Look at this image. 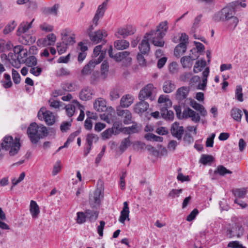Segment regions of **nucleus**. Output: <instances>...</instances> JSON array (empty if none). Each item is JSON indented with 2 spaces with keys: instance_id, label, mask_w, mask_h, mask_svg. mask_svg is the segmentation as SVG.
Returning a JSON list of instances; mask_svg holds the SVG:
<instances>
[{
  "instance_id": "nucleus-1",
  "label": "nucleus",
  "mask_w": 248,
  "mask_h": 248,
  "mask_svg": "<svg viewBox=\"0 0 248 248\" xmlns=\"http://www.w3.org/2000/svg\"><path fill=\"white\" fill-rule=\"evenodd\" d=\"M235 11L229 4L221 10L217 12L213 16L216 22L227 21V27L231 30H234L237 26L239 19L234 16Z\"/></svg>"
},
{
  "instance_id": "nucleus-6",
  "label": "nucleus",
  "mask_w": 248,
  "mask_h": 248,
  "mask_svg": "<svg viewBox=\"0 0 248 248\" xmlns=\"http://www.w3.org/2000/svg\"><path fill=\"white\" fill-rule=\"evenodd\" d=\"M155 88L152 84L149 83L143 87L140 92L139 98L140 100L149 99L150 101L155 99L154 92Z\"/></svg>"
},
{
  "instance_id": "nucleus-12",
  "label": "nucleus",
  "mask_w": 248,
  "mask_h": 248,
  "mask_svg": "<svg viewBox=\"0 0 248 248\" xmlns=\"http://www.w3.org/2000/svg\"><path fill=\"white\" fill-rule=\"evenodd\" d=\"M184 129L182 126H180L178 122H174L171 125L170 133L172 136L178 140H181L184 134Z\"/></svg>"
},
{
  "instance_id": "nucleus-39",
  "label": "nucleus",
  "mask_w": 248,
  "mask_h": 248,
  "mask_svg": "<svg viewBox=\"0 0 248 248\" xmlns=\"http://www.w3.org/2000/svg\"><path fill=\"white\" fill-rule=\"evenodd\" d=\"M242 115V111L239 108H233L231 110V116L235 121L240 122Z\"/></svg>"
},
{
  "instance_id": "nucleus-44",
  "label": "nucleus",
  "mask_w": 248,
  "mask_h": 248,
  "mask_svg": "<svg viewBox=\"0 0 248 248\" xmlns=\"http://www.w3.org/2000/svg\"><path fill=\"white\" fill-rule=\"evenodd\" d=\"M63 90L66 92H72L75 90V85L70 82H65L61 85Z\"/></svg>"
},
{
  "instance_id": "nucleus-18",
  "label": "nucleus",
  "mask_w": 248,
  "mask_h": 248,
  "mask_svg": "<svg viewBox=\"0 0 248 248\" xmlns=\"http://www.w3.org/2000/svg\"><path fill=\"white\" fill-rule=\"evenodd\" d=\"M76 107H78L79 108H83V106L77 100H73L72 104H69L65 106V109L68 116L71 117L74 115L75 112Z\"/></svg>"
},
{
  "instance_id": "nucleus-27",
  "label": "nucleus",
  "mask_w": 248,
  "mask_h": 248,
  "mask_svg": "<svg viewBox=\"0 0 248 248\" xmlns=\"http://www.w3.org/2000/svg\"><path fill=\"white\" fill-rule=\"evenodd\" d=\"M103 193L100 188H96L94 191L93 195L90 197V202L94 204H99L101 197H103Z\"/></svg>"
},
{
  "instance_id": "nucleus-7",
  "label": "nucleus",
  "mask_w": 248,
  "mask_h": 248,
  "mask_svg": "<svg viewBox=\"0 0 248 248\" xmlns=\"http://www.w3.org/2000/svg\"><path fill=\"white\" fill-rule=\"evenodd\" d=\"M104 53H102L97 60H93L90 61L86 64L81 70V75L82 76H86L90 75L93 71L95 66L100 63L104 58Z\"/></svg>"
},
{
  "instance_id": "nucleus-63",
  "label": "nucleus",
  "mask_w": 248,
  "mask_h": 248,
  "mask_svg": "<svg viewBox=\"0 0 248 248\" xmlns=\"http://www.w3.org/2000/svg\"><path fill=\"white\" fill-rule=\"evenodd\" d=\"M61 170V162L60 161H57L55 165L54 166L52 170V175L55 176L57 175Z\"/></svg>"
},
{
  "instance_id": "nucleus-47",
  "label": "nucleus",
  "mask_w": 248,
  "mask_h": 248,
  "mask_svg": "<svg viewBox=\"0 0 248 248\" xmlns=\"http://www.w3.org/2000/svg\"><path fill=\"white\" fill-rule=\"evenodd\" d=\"M214 161L212 156L208 155H202L200 159V162L203 165L210 163Z\"/></svg>"
},
{
  "instance_id": "nucleus-25",
  "label": "nucleus",
  "mask_w": 248,
  "mask_h": 248,
  "mask_svg": "<svg viewBox=\"0 0 248 248\" xmlns=\"http://www.w3.org/2000/svg\"><path fill=\"white\" fill-rule=\"evenodd\" d=\"M170 107H162L160 108V113L162 117L166 120H172L174 118L173 112L169 110L168 108Z\"/></svg>"
},
{
  "instance_id": "nucleus-13",
  "label": "nucleus",
  "mask_w": 248,
  "mask_h": 248,
  "mask_svg": "<svg viewBox=\"0 0 248 248\" xmlns=\"http://www.w3.org/2000/svg\"><path fill=\"white\" fill-rule=\"evenodd\" d=\"M56 40V35L54 33H50L45 38L39 39L37 41L38 45L46 46L54 45Z\"/></svg>"
},
{
  "instance_id": "nucleus-14",
  "label": "nucleus",
  "mask_w": 248,
  "mask_h": 248,
  "mask_svg": "<svg viewBox=\"0 0 248 248\" xmlns=\"http://www.w3.org/2000/svg\"><path fill=\"white\" fill-rule=\"evenodd\" d=\"M62 42L67 46L72 45L75 43L74 34H71L68 29H65L62 32Z\"/></svg>"
},
{
  "instance_id": "nucleus-42",
  "label": "nucleus",
  "mask_w": 248,
  "mask_h": 248,
  "mask_svg": "<svg viewBox=\"0 0 248 248\" xmlns=\"http://www.w3.org/2000/svg\"><path fill=\"white\" fill-rule=\"evenodd\" d=\"M131 141L129 137L124 139L121 142L119 147V149L122 153H123L126 150L128 147L131 145Z\"/></svg>"
},
{
  "instance_id": "nucleus-5",
  "label": "nucleus",
  "mask_w": 248,
  "mask_h": 248,
  "mask_svg": "<svg viewBox=\"0 0 248 248\" xmlns=\"http://www.w3.org/2000/svg\"><path fill=\"white\" fill-rule=\"evenodd\" d=\"M174 109L176 115L179 119L190 118L191 121L194 123H199L201 120L199 113L189 108H185L182 114L181 107L180 106H175Z\"/></svg>"
},
{
  "instance_id": "nucleus-19",
  "label": "nucleus",
  "mask_w": 248,
  "mask_h": 248,
  "mask_svg": "<svg viewBox=\"0 0 248 248\" xmlns=\"http://www.w3.org/2000/svg\"><path fill=\"white\" fill-rule=\"evenodd\" d=\"M190 105L194 109L199 111L202 117H205L207 114V112L205 108L202 105L198 103L195 100L190 99Z\"/></svg>"
},
{
  "instance_id": "nucleus-60",
  "label": "nucleus",
  "mask_w": 248,
  "mask_h": 248,
  "mask_svg": "<svg viewBox=\"0 0 248 248\" xmlns=\"http://www.w3.org/2000/svg\"><path fill=\"white\" fill-rule=\"evenodd\" d=\"M228 247L231 248H246V247L240 244L238 241L230 242L228 244Z\"/></svg>"
},
{
  "instance_id": "nucleus-31",
  "label": "nucleus",
  "mask_w": 248,
  "mask_h": 248,
  "mask_svg": "<svg viewBox=\"0 0 248 248\" xmlns=\"http://www.w3.org/2000/svg\"><path fill=\"white\" fill-rule=\"evenodd\" d=\"M114 47L118 50H124L128 48L129 43L125 40H118L114 42Z\"/></svg>"
},
{
  "instance_id": "nucleus-49",
  "label": "nucleus",
  "mask_w": 248,
  "mask_h": 248,
  "mask_svg": "<svg viewBox=\"0 0 248 248\" xmlns=\"http://www.w3.org/2000/svg\"><path fill=\"white\" fill-rule=\"evenodd\" d=\"M12 74L14 82L16 84H18L20 82L21 80V78L19 74L16 70H15L14 69H12Z\"/></svg>"
},
{
  "instance_id": "nucleus-45",
  "label": "nucleus",
  "mask_w": 248,
  "mask_h": 248,
  "mask_svg": "<svg viewBox=\"0 0 248 248\" xmlns=\"http://www.w3.org/2000/svg\"><path fill=\"white\" fill-rule=\"evenodd\" d=\"M132 124H133L132 125L125 128V132L128 134L139 132L140 129V127L138 126L137 123L134 122H133Z\"/></svg>"
},
{
  "instance_id": "nucleus-9",
  "label": "nucleus",
  "mask_w": 248,
  "mask_h": 248,
  "mask_svg": "<svg viewBox=\"0 0 248 248\" xmlns=\"http://www.w3.org/2000/svg\"><path fill=\"white\" fill-rule=\"evenodd\" d=\"M113 49L112 46H110L108 50L109 56L114 59L116 62H120L122 60H125L127 62H130L132 59L130 57V52L124 51L118 52L114 55L113 54Z\"/></svg>"
},
{
  "instance_id": "nucleus-57",
  "label": "nucleus",
  "mask_w": 248,
  "mask_h": 248,
  "mask_svg": "<svg viewBox=\"0 0 248 248\" xmlns=\"http://www.w3.org/2000/svg\"><path fill=\"white\" fill-rule=\"evenodd\" d=\"M111 129L114 134H117L119 133L121 131L122 124L120 122H115L113 123Z\"/></svg>"
},
{
  "instance_id": "nucleus-22",
  "label": "nucleus",
  "mask_w": 248,
  "mask_h": 248,
  "mask_svg": "<svg viewBox=\"0 0 248 248\" xmlns=\"http://www.w3.org/2000/svg\"><path fill=\"white\" fill-rule=\"evenodd\" d=\"M33 19L30 23L26 22H22L19 26L17 30L16 34L17 36L24 34L32 27V23L33 21Z\"/></svg>"
},
{
  "instance_id": "nucleus-15",
  "label": "nucleus",
  "mask_w": 248,
  "mask_h": 248,
  "mask_svg": "<svg viewBox=\"0 0 248 248\" xmlns=\"http://www.w3.org/2000/svg\"><path fill=\"white\" fill-rule=\"evenodd\" d=\"M107 35V31L105 30H98L89 33V36L93 43L97 44L102 40L103 37H106Z\"/></svg>"
},
{
  "instance_id": "nucleus-21",
  "label": "nucleus",
  "mask_w": 248,
  "mask_h": 248,
  "mask_svg": "<svg viewBox=\"0 0 248 248\" xmlns=\"http://www.w3.org/2000/svg\"><path fill=\"white\" fill-rule=\"evenodd\" d=\"M129 209L127 202H124V207L122 210L121 211V215L119 219V221L122 223H124L125 221L127 219L130 220L129 218Z\"/></svg>"
},
{
  "instance_id": "nucleus-64",
  "label": "nucleus",
  "mask_w": 248,
  "mask_h": 248,
  "mask_svg": "<svg viewBox=\"0 0 248 248\" xmlns=\"http://www.w3.org/2000/svg\"><path fill=\"white\" fill-rule=\"evenodd\" d=\"M199 211L197 209H194L186 217V220L191 221L195 219L197 215L198 214Z\"/></svg>"
},
{
  "instance_id": "nucleus-26",
  "label": "nucleus",
  "mask_w": 248,
  "mask_h": 248,
  "mask_svg": "<svg viewBox=\"0 0 248 248\" xmlns=\"http://www.w3.org/2000/svg\"><path fill=\"white\" fill-rule=\"evenodd\" d=\"M18 36L19 41L25 45L32 44L35 41V38L30 35L23 34Z\"/></svg>"
},
{
  "instance_id": "nucleus-3",
  "label": "nucleus",
  "mask_w": 248,
  "mask_h": 248,
  "mask_svg": "<svg viewBox=\"0 0 248 248\" xmlns=\"http://www.w3.org/2000/svg\"><path fill=\"white\" fill-rule=\"evenodd\" d=\"M1 151H9V155L14 156L18 152L21 145L19 138H16L15 140L11 136H7L3 138L2 142L0 145Z\"/></svg>"
},
{
  "instance_id": "nucleus-46",
  "label": "nucleus",
  "mask_w": 248,
  "mask_h": 248,
  "mask_svg": "<svg viewBox=\"0 0 248 248\" xmlns=\"http://www.w3.org/2000/svg\"><path fill=\"white\" fill-rule=\"evenodd\" d=\"M86 217L85 212H78L77 213L76 222L78 224H81L85 223L86 221Z\"/></svg>"
},
{
  "instance_id": "nucleus-10",
  "label": "nucleus",
  "mask_w": 248,
  "mask_h": 248,
  "mask_svg": "<svg viewBox=\"0 0 248 248\" xmlns=\"http://www.w3.org/2000/svg\"><path fill=\"white\" fill-rule=\"evenodd\" d=\"M153 36H151L150 32H147L144 36L143 39L139 45V49L142 54H147L150 50V46L149 40L152 39Z\"/></svg>"
},
{
  "instance_id": "nucleus-23",
  "label": "nucleus",
  "mask_w": 248,
  "mask_h": 248,
  "mask_svg": "<svg viewBox=\"0 0 248 248\" xmlns=\"http://www.w3.org/2000/svg\"><path fill=\"white\" fill-rule=\"evenodd\" d=\"M145 100H140V102L136 105L134 110L136 113H142L148 109L149 104Z\"/></svg>"
},
{
  "instance_id": "nucleus-24",
  "label": "nucleus",
  "mask_w": 248,
  "mask_h": 248,
  "mask_svg": "<svg viewBox=\"0 0 248 248\" xmlns=\"http://www.w3.org/2000/svg\"><path fill=\"white\" fill-rule=\"evenodd\" d=\"M106 104L107 103L105 100L99 98L94 103L93 108L97 111L102 112L106 110Z\"/></svg>"
},
{
  "instance_id": "nucleus-8",
  "label": "nucleus",
  "mask_w": 248,
  "mask_h": 248,
  "mask_svg": "<svg viewBox=\"0 0 248 248\" xmlns=\"http://www.w3.org/2000/svg\"><path fill=\"white\" fill-rule=\"evenodd\" d=\"M37 117L41 120H45L47 125H51L55 123V117L53 113L42 107L38 112Z\"/></svg>"
},
{
  "instance_id": "nucleus-61",
  "label": "nucleus",
  "mask_w": 248,
  "mask_h": 248,
  "mask_svg": "<svg viewBox=\"0 0 248 248\" xmlns=\"http://www.w3.org/2000/svg\"><path fill=\"white\" fill-rule=\"evenodd\" d=\"M30 72L34 76L37 77L41 75L42 69L39 66L33 67L30 69Z\"/></svg>"
},
{
  "instance_id": "nucleus-51",
  "label": "nucleus",
  "mask_w": 248,
  "mask_h": 248,
  "mask_svg": "<svg viewBox=\"0 0 248 248\" xmlns=\"http://www.w3.org/2000/svg\"><path fill=\"white\" fill-rule=\"evenodd\" d=\"M16 25V24L14 21L10 24L7 25L3 30V33L5 34H8L14 30Z\"/></svg>"
},
{
  "instance_id": "nucleus-59",
  "label": "nucleus",
  "mask_w": 248,
  "mask_h": 248,
  "mask_svg": "<svg viewBox=\"0 0 248 248\" xmlns=\"http://www.w3.org/2000/svg\"><path fill=\"white\" fill-rule=\"evenodd\" d=\"M183 191L182 189H172L171 190L169 194V196L171 198H175L178 197L181 193Z\"/></svg>"
},
{
  "instance_id": "nucleus-36",
  "label": "nucleus",
  "mask_w": 248,
  "mask_h": 248,
  "mask_svg": "<svg viewBox=\"0 0 248 248\" xmlns=\"http://www.w3.org/2000/svg\"><path fill=\"white\" fill-rule=\"evenodd\" d=\"M186 50V45L184 43H179L175 48L174 53L176 56H180L185 53Z\"/></svg>"
},
{
  "instance_id": "nucleus-43",
  "label": "nucleus",
  "mask_w": 248,
  "mask_h": 248,
  "mask_svg": "<svg viewBox=\"0 0 248 248\" xmlns=\"http://www.w3.org/2000/svg\"><path fill=\"white\" fill-rule=\"evenodd\" d=\"M215 173H217L221 176H224L227 174H232V171L227 169L222 165H219L217 167V170L215 171Z\"/></svg>"
},
{
  "instance_id": "nucleus-54",
  "label": "nucleus",
  "mask_w": 248,
  "mask_h": 248,
  "mask_svg": "<svg viewBox=\"0 0 248 248\" xmlns=\"http://www.w3.org/2000/svg\"><path fill=\"white\" fill-rule=\"evenodd\" d=\"M192 74L191 72H185L181 74L179 77V79L183 82L190 81Z\"/></svg>"
},
{
  "instance_id": "nucleus-11",
  "label": "nucleus",
  "mask_w": 248,
  "mask_h": 248,
  "mask_svg": "<svg viewBox=\"0 0 248 248\" xmlns=\"http://www.w3.org/2000/svg\"><path fill=\"white\" fill-rule=\"evenodd\" d=\"M135 31V28L129 25L124 28H118L115 33V35L117 38H124L128 35L133 34Z\"/></svg>"
},
{
  "instance_id": "nucleus-17",
  "label": "nucleus",
  "mask_w": 248,
  "mask_h": 248,
  "mask_svg": "<svg viewBox=\"0 0 248 248\" xmlns=\"http://www.w3.org/2000/svg\"><path fill=\"white\" fill-rule=\"evenodd\" d=\"M117 114L119 116L124 118L123 121L125 124H130L133 123L132 120V114L130 111L127 109H117Z\"/></svg>"
},
{
  "instance_id": "nucleus-50",
  "label": "nucleus",
  "mask_w": 248,
  "mask_h": 248,
  "mask_svg": "<svg viewBox=\"0 0 248 248\" xmlns=\"http://www.w3.org/2000/svg\"><path fill=\"white\" fill-rule=\"evenodd\" d=\"M243 0V1H241L239 0L234 1H232L231 3H229V4L231 5V6L232 8H233V9L235 11V9L239 5L243 8H245L246 7L247 4L245 3V0Z\"/></svg>"
},
{
  "instance_id": "nucleus-58",
  "label": "nucleus",
  "mask_w": 248,
  "mask_h": 248,
  "mask_svg": "<svg viewBox=\"0 0 248 248\" xmlns=\"http://www.w3.org/2000/svg\"><path fill=\"white\" fill-rule=\"evenodd\" d=\"M246 193V190L244 188L236 189L233 191L234 196L239 198H244Z\"/></svg>"
},
{
  "instance_id": "nucleus-28",
  "label": "nucleus",
  "mask_w": 248,
  "mask_h": 248,
  "mask_svg": "<svg viewBox=\"0 0 248 248\" xmlns=\"http://www.w3.org/2000/svg\"><path fill=\"white\" fill-rule=\"evenodd\" d=\"M134 99V97L129 94L123 96L121 99V106L123 108L128 107L133 103Z\"/></svg>"
},
{
  "instance_id": "nucleus-4",
  "label": "nucleus",
  "mask_w": 248,
  "mask_h": 248,
  "mask_svg": "<svg viewBox=\"0 0 248 248\" xmlns=\"http://www.w3.org/2000/svg\"><path fill=\"white\" fill-rule=\"evenodd\" d=\"M168 22L165 21L161 22L155 30L150 31L151 36H153L152 43L157 46L162 47L164 45L163 37L166 34L168 29Z\"/></svg>"
},
{
  "instance_id": "nucleus-32",
  "label": "nucleus",
  "mask_w": 248,
  "mask_h": 248,
  "mask_svg": "<svg viewBox=\"0 0 248 248\" xmlns=\"http://www.w3.org/2000/svg\"><path fill=\"white\" fill-rule=\"evenodd\" d=\"M92 91L90 88L88 87L85 88L80 93V98L83 100H89L92 98Z\"/></svg>"
},
{
  "instance_id": "nucleus-2",
  "label": "nucleus",
  "mask_w": 248,
  "mask_h": 248,
  "mask_svg": "<svg viewBox=\"0 0 248 248\" xmlns=\"http://www.w3.org/2000/svg\"><path fill=\"white\" fill-rule=\"evenodd\" d=\"M27 134L31 142L36 144L40 139L47 135L48 131L46 127L43 125H38L35 123H33L29 126Z\"/></svg>"
},
{
  "instance_id": "nucleus-62",
  "label": "nucleus",
  "mask_w": 248,
  "mask_h": 248,
  "mask_svg": "<svg viewBox=\"0 0 248 248\" xmlns=\"http://www.w3.org/2000/svg\"><path fill=\"white\" fill-rule=\"evenodd\" d=\"M67 46L64 44L63 42L57 44V50L59 54H62L66 50Z\"/></svg>"
},
{
  "instance_id": "nucleus-56",
  "label": "nucleus",
  "mask_w": 248,
  "mask_h": 248,
  "mask_svg": "<svg viewBox=\"0 0 248 248\" xmlns=\"http://www.w3.org/2000/svg\"><path fill=\"white\" fill-rule=\"evenodd\" d=\"M110 99L112 101L115 100L120 97L119 92L116 89H112L109 93Z\"/></svg>"
},
{
  "instance_id": "nucleus-37",
  "label": "nucleus",
  "mask_w": 248,
  "mask_h": 248,
  "mask_svg": "<svg viewBox=\"0 0 248 248\" xmlns=\"http://www.w3.org/2000/svg\"><path fill=\"white\" fill-rule=\"evenodd\" d=\"M99 137L97 135L93 133L88 134L86 136V144L93 147V144L96 143Z\"/></svg>"
},
{
  "instance_id": "nucleus-55",
  "label": "nucleus",
  "mask_w": 248,
  "mask_h": 248,
  "mask_svg": "<svg viewBox=\"0 0 248 248\" xmlns=\"http://www.w3.org/2000/svg\"><path fill=\"white\" fill-rule=\"evenodd\" d=\"M60 7V5L59 4H55L52 7L48 8L46 9V12L48 14L53 15L55 16H57L58 10Z\"/></svg>"
},
{
  "instance_id": "nucleus-33",
  "label": "nucleus",
  "mask_w": 248,
  "mask_h": 248,
  "mask_svg": "<svg viewBox=\"0 0 248 248\" xmlns=\"http://www.w3.org/2000/svg\"><path fill=\"white\" fill-rule=\"evenodd\" d=\"M175 89V85L171 80H168L164 82L163 90L166 93H170Z\"/></svg>"
},
{
  "instance_id": "nucleus-52",
  "label": "nucleus",
  "mask_w": 248,
  "mask_h": 248,
  "mask_svg": "<svg viewBox=\"0 0 248 248\" xmlns=\"http://www.w3.org/2000/svg\"><path fill=\"white\" fill-rule=\"evenodd\" d=\"M28 51L27 49L23 48L20 54L16 57L17 59L20 62H23L25 59L27 58Z\"/></svg>"
},
{
  "instance_id": "nucleus-30",
  "label": "nucleus",
  "mask_w": 248,
  "mask_h": 248,
  "mask_svg": "<svg viewBox=\"0 0 248 248\" xmlns=\"http://www.w3.org/2000/svg\"><path fill=\"white\" fill-rule=\"evenodd\" d=\"M194 60L190 56H183L181 58L180 62L183 68H191Z\"/></svg>"
},
{
  "instance_id": "nucleus-40",
  "label": "nucleus",
  "mask_w": 248,
  "mask_h": 248,
  "mask_svg": "<svg viewBox=\"0 0 248 248\" xmlns=\"http://www.w3.org/2000/svg\"><path fill=\"white\" fill-rule=\"evenodd\" d=\"M23 63L26 64L28 67H33L35 66L37 63V60L34 56H31L25 59Z\"/></svg>"
},
{
  "instance_id": "nucleus-48",
  "label": "nucleus",
  "mask_w": 248,
  "mask_h": 248,
  "mask_svg": "<svg viewBox=\"0 0 248 248\" xmlns=\"http://www.w3.org/2000/svg\"><path fill=\"white\" fill-rule=\"evenodd\" d=\"M235 93L237 99L240 102H242L243 101V94L242 93V88L241 86L238 85L236 86Z\"/></svg>"
},
{
  "instance_id": "nucleus-35",
  "label": "nucleus",
  "mask_w": 248,
  "mask_h": 248,
  "mask_svg": "<svg viewBox=\"0 0 248 248\" xmlns=\"http://www.w3.org/2000/svg\"><path fill=\"white\" fill-rule=\"evenodd\" d=\"M158 103L161 104V107H171L172 106V102L171 100L167 96L164 95H161L158 99Z\"/></svg>"
},
{
  "instance_id": "nucleus-34",
  "label": "nucleus",
  "mask_w": 248,
  "mask_h": 248,
  "mask_svg": "<svg viewBox=\"0 0 248 248\" xmlns=\"http://www.w3.org/2000/svg\"><path fill=\"white\" fill-rule=\"evenodd\" d=\"M86 218H87L90 222H93L95 221L98 217V212L96 211L86 209L85 211Z\"/></svg>"
},
{
  "instance_id": "nucleus-29",
  "label": "nucleus",
  "mask_w": 248,
  "mask_h": 248,
  "mask_svg": "<svg viewBox=\"0 0 248 248\" xmlns=\"http://www.w3.org/2000/svg\"><path fill=\"white\" fill-rule=\"evenodd\" d=\"M30 211L33 218H37L40 213V209L38 204L36 202L33 200L31 201Z\"/></svg>"
},
{
  "instance_id": "nucleus-16",
  "label": "nucleus",
  "mask_w": 248,
  "mask_h": 248,
  "mask_svg": "<svg viewBox=\"0 0 248 248\" xmlns=\"http://www.w3.org/2000/svg\"><path fill=\"white\" fill-rule=\"evenodd\" d=\"M109 0H106L101 4L99 5L96 14L93 17V21L95 22V25H97V22L99 19L103 17L104 13L107 9L108 3Z\"/></svg>"
},
{
  "instance_id": "nucleus-41",
  "label": "nucleus",
  "mask_w": 248,
  "mask_h": 248,
  "mask_svg": "<svg viewBox=\"0 0 248 248\" xmlns=\"http://www.w3.org/2000/svg\"><path fill=\"white\" fill-rule=\"evenodd\" d=\"M144 138L147 140L154 141L156 142H162L163 138L161 137L155 135L153 133H148L145 135Z\"/></svg>"
},
{
  "instance_id": "nucleus-53",
  "label": "nucleus",
  "mask_w": 248,
  "mask_h": 248,
  "mask_svg": "<svg viewBox=\"0 0 248 248\" xmlns=\"http://www.w3.org/2000/svg\"><path fill=\"white\" fill-rule=\"evenodd\" d=\"M237 230V228H233L231 230H228L227 231V236L228 238H231L233 237L236 236L239 238L241 236V234L239 233H236L235 232Z\"/></svg>"
},
{
  "instance_id": "nucleus-20",
  "label": "nucleus",
  "mask_w": 248,
  "mask_h": 248,
  "mask_svg": "<svg viewBox=\"0 0 248 248\" xmlns=\"http://www.w3.org/2000/svg\"><path fill=\"white\" fill-rule=\"evenodd\" d=\"M189 92V88L186 86H183L177 89L176 93L177 99L182 101L186 99Z\"/></svg>"
},
{
  "instance_id": "nucleus-38",
  "label": "nucleus",
  "mask_w": 248,
  "mask_h": 248,
  "mask_svg": "<svg viewBox=\"0 0 248 248\" xmlns=\"http://www.w3.org/2000/svg\"><path fill=\"white\" fill-rule=\"evenodd\" d=\"M5 80H1V83L3 87L5 89H8L12 87L13 83L11 81V76L9 74L5 73L4 74Z\"/></svg>"
}]
</instances>
